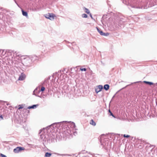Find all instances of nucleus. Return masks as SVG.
Segmentation results:
<instances>
[{
	"label": "nucleus",
	"mask_w": 157,
	"mask_h": 157,
	"mask_svg": "<svg viewBox=\"0 0 157 157\" xmlns=\"http://www.w3.org/2000/svg\"><path fill=\"white\" fill-rule=\"evenodd\" d=\"M25 148L22 147H17L13 149V152L15 153H18L21 152L22 150H24Z\"/></svg>",
	"instance_id": "f257e3e1"
},
{
	"label": "nucleus",
	"mask_w": 157,
	"mask_h": 157,
	"mask_svg": "<svg viewBox=\"0 0 157 157\" xmlns=\"http://www.w3.org/2000/svg\"><path fill=\"white\" fill-rule=\"evenodd\" d=\"M124 21H122V20H120V21H117V22H116L114 23V25L116 27V28H118V27L117 25V24H118V26L121 27L123 25V23H124Z\"/></svg>",
	"instance_id": "f03ea898"
},
{
	"label": "nucleus",
	"mask_w": 157,
	"mask_h": 157,
	"mask_svg": "<svg viewBox=\"0 0 157 157\" xmlns=\"http://www.w3.org/2000/svg\"><path fill=\"white\" fill-rule=\"evenodd\" d=\"M54 15L53 14H51L48 13L47 14H46L45 15V17L48 19H49L51 20H52L54 19Z\"/></svg>",
	"instance_id": "7ed1b4c3"
},
{
	"label": "nucleus",
	"mask_w": 157,
	"mask_h": 157,
	"mask_svg": "<svg viewBox=\"0 0 157 157\" xmlns=\"http://www.w3.org/2000/svg\"><path fill=\"white\" fill-rule=\"evenodd\" d=\"M98 31V33H100V34L102 36H107L109 35V33H103V32L101 31V30H100L99 29L98 27H96Z\"/></svg>",
	"instance_id": "20e7f679"
},
{
	"label": "nucleus",
	"mask_w": 157,
	"mask_h": 157,
	"mask_svg": "<svg viewBox=\"0 0 157 157\" xmlns=\"http://www.w3.org/2000/svg\"><path fill=\"white\" fill-rule=\"evenodd\" d=\"M103 89V86L101 85H99L98 86V88L95 89V92L97 93L101 91Z\"/></svg>",
	"instance_id": "39448f33"
},
{
	"label": "nucleus",
	"mask_w": 157,
	"mask_h": 157,
	"mask_svg": "<svg viewBox=\"0 0 157 157\" xmlns=\"http://www.w3.org/2000/svg\"><path fill=\"white\" fill-rule=\"evenodd\" d=\"M25 75L23 73H21L19 76L18 80H23L25 79Z\"/></svg>",
	"instance_id": "423d86ee"
},
{
	"label": "nucleus",
	"mask_w": 157,
	"mask_h": 157,
	"mask_svg": "<svg viewBox=\"0 0 157 157\" xmlns=\"http://www.w3.org/2000/svg\"><path fill=\"white\" fill-rule=\"evenodd\" d=\"M38 106V105H34L31 106H29L28 108L29 109H34Z\"/></svg>",
	"instance_id": "0eeeda50"
},
{
	"label": "nucleus",
	"mask_w": 157,
	"mask_h": 157,
	"mask_svg": "<svg viewBox=\"0 0 157 157\" xmlns=\"http://www.w3.org/2000/svg\"><path fill=\"white\" fill-rule=\"evenodd\" d=\"M109 86L108 84L105 85L104 86V89L106 90H107L109 89Z\"/></svg>",
	"instance_id": "6e6552de"
},
{
	"label": "nucleus",
	"mask_w": 157,
	"mask_h": 157,
	"mask_svg": "<svg viewBox=\"0 0 157 157\" xmlns=\"http://www.w3.org/2000/svg\"><path fill=\"white\" fill-rule=\"evenodd\" d=\"M83 9L84 10V11L87 13L89 14L90 13V11L88 9L84 7L83 8Z\"/></svg>",
	"instance_id": "1a4fd4ad"
},
{
	"label": "nucleus",
	"mask_w": 157,
	"mask_h": 157,
	"mask_svg": "<svg viewBox=\"0 0 157 157\" xmlns=\"http://www.w3.org/2000/svg\"><path fill=\"white\" fill-rule=\"evenodd\" d=\"M52 155V154L48 153L46 152L45 153V157H50Z\"/></svg>",
	"instance_id": "9d476101"
},
{
	"label": "nucleus",
	"mask_w": 157,
	"mask_h": 157,
	"mask_svg": "<svg viewBox=\"0 0 157 157\" xmlns=\"http://www.w3.org/2000/svg\"><path fill=\"white\" fill-rule=\"evenodd\" d=\"M22 14L23 16L26 17L28 16V13L27 12L24 11L23 10H22Z\"/></svg>",
	"instance_id": "9b49d317"
},
{
	"label": "nucleus",
	"mask_w": 157,
	"mask_h": 157,
	"mask_svg": "<svg viewBox=\"0 0 157 157\" xmlns=\"http://www.w3.org/2000/svg\"><path fill=\"white\" fill-rule=\"evenodd\" d=\"M70 122H71V127H72V128H75V127H76V126L75 125V123L74 122H71V121H70Z\"/></svg>",
	"instance_id": "f8f14e48"
},
{
	"label": "nucleus",
	"mask_w": 157,
	"mask_h": 157,
	"mask_svg": "<svg viewBox=\"0 0 157 157\" xmlns=\"http://www.w3.org/2000/svg\"><path fill=\"white\" fill-rule=\"evenodd\" d=\"M144 82L145 83H146L147 84H149L150 85H153L154 84V83L152 82H147V81H144Z\"/></svg>",
	"instance_id": "ddd939ff"
},
{
	"label": "nucleus",
	"mask_w": 157,
	"mask_h": 157,
	"mask_svg": "<svg viewBox=\"0 0 157 157\" xmlns=\"http://www.w3.org/2000/svg\"><path fill=\"white\" fill-rule=\"evenodd\" d=\"M90 123V124L94 126H95L96 125V123L93 120H91Z\"/></svg>",
	"instance_id": "4468645a"
},
{
	"label": "nucleus",
	"mask_w": 157,
	"mask_h": 157,
	"mask_svg": "<svg viewBox=\"0 0 157 157\" xmlns=\"http://www.w3.org/2000/svg\"><path fill=\"white\" fill-rule=\"evenodd\" d=\"M58 123H54L53 124H52L51 126H52L53 128L56 127V124H58Z\"/></svg>",
	"instance_id": "2eb2a0df"
},
{
	"label": "nucleus",
	"mask_w": 157,
	"mask_h": 157,
	"mask_svg": "<svg viewBox=\"0 0 157 157\" xmlns=\"http://www.w3.org/2000/svg\"><path fill=\"white\" fill-rule=\"evenodd\" d=\"M82 17L84 18H87V15L85 13H83L82 14Z\"/></svg>",
	"instance_id": "dca6fc26"
},
{
	"label": "nucleus",
	"mask_w": 157,
	"mask_h": 157,
	"mask_svg": "<svg viewBox=\"0 0 157 157\" xmlns=\"http://www.w3.org/2000/svg\"><path fill=\"white\" fill-rule=\"evenodd\" d=\"M45 137L44 135H40V138L41 139H42L43 140H45Z\"/></svg>",
	"instance_id": "f3484780"
},
{
	"label": "nucleus",
	"mask_w": 157,
	"mask_h": 157,
	"mask_svg": "<svg viewBox=\"0 0 157 157\" xmlns=\"http://www.w3.org/2000/svg\"><path fill=\"white\" fill-rule=\"evenodd\" d=\"M80 70L81 71H86V69L85 68H80Z\"/></svg>",
	"instance_id": "a211bd4d"
},
{
	"label": "nucleus",
	"mask_w": 157,
	"mask_h": 157,
	"mask_svg": "<svg viewBox=\"0 0 157 157\" xmlns=\"http://www.w3.org/2000/svg\"><path fill=\"white\" fill-rule=\"evenodd\" d=\"M45 89V88L44 87L42 86L41 88L40 91H44Z\"/></svg>",
	"instance_id": "6ab92c4d"
},
{
	"label": "nucleus",
	"mask_w": 157,
	"mask_h": 157,
	"mask_svg": "<svg viewBox=\"0 0 157 157\" xmlns=\"http://www.w3.org/2000/svg\"><path fill=\"white\" fill-rule=\"evenodd\" d=\"M124 137L128 138L130 137V136L129 135H126L125 134H124Z\"/></svg>",
	"instance_id": "aec40b11"
},
{
	"label": "nucleus",
	"mask_w": 157,
	"mask_h": 157,
	"mask_svg": "<svg viewBox=\"0 0 157 157\" xmlns=\"http://www.w3.org/2000/svg\"><path fill=\"white\" fill-rule=\"evenodd\" d=\"M0 155L2 157H6V155H4L2 153L0 154Z\"/></svg>",
	"instance_id": "412c9836"
},
{
	"label": "nucleus",
	"mask_w": 157,
	"mask_h": 157,
	"mask_svg": "<svg viewBox=\"0 0 157 157\" xmlns=\"http://www.w3.org/2000/svg\"><path fill=\"white\" fill-rule=\"evenodd\" d=\"M128 5L130 6H131V7H132V8H135V6H134L130 4H129Z\"/></svg>",
	"instance_id": "4be33fe9"
},
{
	"label": "nucleus",
	"mask_w": 157,
	"mask_h": 157,
	"mask_svg": "<svg viewBox=\"0 0 157 157\" xmlns=\"http://www.w3.org/2000/svg\"><path fill=\"white\" fill-rule=\"evenodd\" d=\"M19 106H20V107H19V108L18 109H22L23 108V107L21 106L20 105H19Z\"/></svg>",
	"instance_id": "5701e85b"
},
{
	"label": "nucleus",
	"mask_w": 157,
	"mask_h": 157,
	"mask_svg": "<svg viewBox=\"0 0 157 157\" xmlns=\"http://www.w3.org/2000/svg\"><path fill=\"white\" fill-rule=\"evenodd\" d=\"M109 112L110 113V115H111L112 114H113V113H112L111 112L110 110V109H109Z\"/></svg>",
	"instance_id": "b1692460"
},
{
	"label": "nucleus",
	"mask_w": 157,
	"mask_h": 157,
	"mask_svg": "<svg viewBox=\"0 0 157 157\" xmlns=\"http://www.w3.org/2000/svg\"><path fill=\"white\" fill-rule=\"evenodd\" d=\"M3 119V117L2 116H0V121L2 120Z\"/></svg>",
	"instance_id": "393cba45"
},
{
	"label": "nucleus",
	"mask_w": 157,
	"mask_h": 157,
	"mask_svg": "<svg viewBox=\"0 0 157 157\" xmlns=\"http://www.w3.org/2000/svg\"><path fill=\"white\" fill-rule=\"evenodd\" d=\"M90 17H91V18L92 19H93V17H92V15H91V13H90Z\"/></svg>",
	"instance_id": "a878e982"
},
{
	"label": "nucleus",
	"mask_w": 157,
	"mask_h": 157,
	"mask_svg": "<svg viewBox=\"0 0 157 157\" xmlns=\"http://www.w3.org/2000/svg\"><path fill=\"white\" fill-rule=\"evenodd\" d=\"M111 115V116H112L113 117H115V116H114V115H113V114H112Z\"/></svg>",
	"instance_id": "bb28decb"
},
{
	"label": "nucleus",
	"mask_w": 157,
	"mask_h": 157,
	"mask_svg": "<svg viewBox=\"0 0 157 157\" xmlns=\"http://www.w3.org/2000/svg\"><path fill=\"white\" fill-rule=\"evenodd\" d=\"M37 88H36V89H35V90L33 91V94H34V91H35V90H37Z\"/></svg>",
	"instance_id": "cd10ccee"
},
{
	"label": "nucleus",
	"mask_w": 157,
	"mask_h": 157,
	"mask_svg": "<svg viewBox=\"0 0 157 157\" xmlns=\"http://www.w3.org/2000/svg\"><path fill=\"white\" fill-rule=\"evenodd\" d=\"M67 121H63V122H67Z\"/></svg>",
	"instance_id": "c85d7f7f"
},
{
	"label": "nucleus",
	"mask_w": 157,
	"mask_h": 157,
	"mask_svg": "<svg viewBox=\"0 0 157 157\" xmlns=\"http://www.w3.org/2000/svg\"><path fill=\"white\" fill-rule=\"evenodd\" d=\"M156 84H157V83H156Z\"/></svg>",
	"instance_id": "c756f323"
}]
</instances>
